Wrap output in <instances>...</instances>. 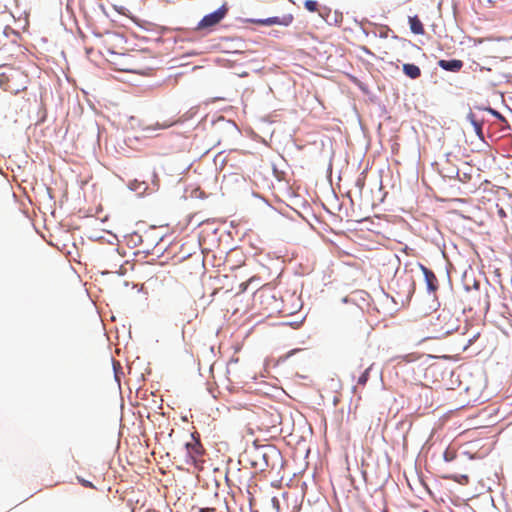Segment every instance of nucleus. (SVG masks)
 Here are the masks:
<instances>
[{
    "label": "nucleus",
    "instance_id": "nucleus-4",
    "mask_svg": "<svg viewBox=\"0 0 512 512\" xmlns=\"http://www.w3.org/2000/svg\"><path fill=\"white\" fill-rule=\"evenodd\" d=\"M438 320L445 321V325L441 327L442 335H449L453 331L457 330V325L455 324L456 319L450 313H442L438 316Z\"/></svg>",
    "mask_w": 512,
    "mask_h": 512
},
{
    "label": "nucleus",
    "instance_id": "nucleus-24",
    "mask_svg": "<svg viewBox=\"0 0 512 512\" xmlns=\"http://www.w3.org/2000/svg\"><path fill=\"white\" fill-rule=\"evenodd\" d=\"M147 512H157V511H155V510H149V511H147Z\"/></svg>",
    "mask_w": 512,
    "mask_h": 512
},
{
    "label": "nucleus",
    "instance_id": "nucleus-16",
    "mask_svg": "<svg viewBox=\"0 0 512 512\" xmlns=\"http://www.w3.org/2000/svg\"><path fill=\"white\" fill-rule=\"evenodd\" d=\"M253 280V278L249 279L248 282L240 284V292H244L247 289L248 284Z\"/></svg>",
    "mask_w": 512,
    "mask_h": 512
},
{
    "label": "nucleus",
    "instance_id": "nucleus-9",
    "mask_svg": "<svg viewBox=\"0 0 512 512\" xmlns=\"http://www.w3.org/2000/svg\"><path fill=\"white\" fill-rule=\"evenodd\" d=\"M409 25L412 33L416 35H423L425 33L424 26L418 16H410L409 19Z\"/></svg>",
    "mask_w": 512,
    "mask_h": 512
},
{
    "label": "nucleus",
    "instance_id": "nucleus-15",
    "mask_svg": "<svg viewBox=\"0 0 512 512\" xmlns=\"http://www.w3.org/2000/svg\"><path fill=\"white\" fill-rule=\"evenodd\" d=\"M488 110H489V112H490L493 116H495V117H496V118H498L499 120L504 121V122L506 121V119L504 118V116H502L499 112H497V111H495V110H493V109H491V108H489Z\"/></svg>",
    "mask_w": 512,
    "mask_h": 512
},
{
    "label": "nucleus",
    "instance_id": "nucleus-17",
    "mask_svg": "<svg viewBox=\"0 0 512 512\" xmlns=\"http://www.w3.org/2000/svg\"><path fill=\"white\" fill-rule=\"evenodd\" d=\"M10 14L14 19L20 20L22 18V14H15L12 10H10Z\"/></svg>",
    "mask_w": 512,
    "mask_h": 512
},
{
    "label": "nucleus",
    "instance_id": "nucleus-25",
    "mask_svg": "<svg viewBox=\"0 0 512 512\" xmlns=\"http://www.w3.org/2000/svg\"><path fill=\"white\" fill-rule=\"evenodd\" d=\"M383 512H388L387 510H384Z\"/></svg>",
    "mask_w": 512,
    "mask_h": 512
},
{
    "label": "nucleus",
    "instance_id": "nucleus-19",
    "mask_svg": "<svg viewBox=\"0 0 512 512\" xmlns=\"http://www.w3.org/2000/svg\"><path fill=\"white\" fill-rule=\"evenodd\" d=\"M498 215H499L501 218L506 217V212L504 211V209H503V208H500V209L498 210Z\"/></svg>",
    "mask_w": 512,
    "mask_h": 512
},
{
    "label": "nucleus",
    "instance_id": "nucleus-23",
    "mask_svg": "<svg viewBox=\"0 0 512 512\" xmlns=\"http://www.w3.org/2000/svg\"><path fill=\"white\" fill-rule=\"evenodd\" d=\"M82 484L85 486V487H92V484L88 481H82Z\"/></svg>",
    "mask_w": 512,
    "mask_h": 512
},
{
    "label": "nucleus",
    "instance_id": "nucleus-10",
    "mask_svg": "<svg viewBox=\"0 0 512 512\" xmlns=\"http://www.w3.org/2000/svg\"><path fill=\"white\" fill-rule=\"evenodd\" d=\"M403 72L407 77L411 79H417L421 76V70L415 64L405 63L403 65Z\"/></svg>",
    "mask_w": 512,
    "mask_h": 512
},
{
    "label": "nucleus",
    "instance_id": "nucleus-18",
    "mask_svg": "<svg viewBox=\"0 0 512 512\" xmlns=\"http://www.w3.org/2000/svg\"><path fill=\"white\" fill-rule=\"evenodd\" d=\"M356 184L359 187V189L361 190L364 186V179H358Z\"/></svg>",
    "mask_w": 512,
    "mask_h": 512
},
{
    "label": "nucleus",
    "instance_id": "nucleus-3",
    "mask_svg": "<svg viewBox=\"0 0 512 512\" xmlns=\"http://www.w3.org/2000/svg\"><path fill=\"white\" fill-rule=\"evenodd\" d=\"M292 21H293V16L291 13L284 14L282 16L269 17L266 19L252 20L253 23H257V24L265 25V26H270V25L288 26Z\"/></svg>",
    "mask_w": 512,
    "mask_h": 512
},
{
    "label": "nucleus",
    "instance_id": "nucleus-13",
    "mask_svg": "<svg viewBox=\"0 0 512 512\" xmlns=\"http://www.w3.org/2000/svg\"><path fill=\"white\" fill-rule=\"evenodd\" d=\"M369 371H370V368H367L361 375L360 377L358 378V384L359 385H365L369 379Z\"/></svg>",
    "mask_w": 512,
    "mask_h": 512
},
{
    "label": "nucleus",
    "instance_id": "nucleus-22",
    "mask_svg": "<svg viewBox=\"0 0 512 512\" xmlns=\"http://www.w3.org/2000/svg\"><path fill=\"white\" fill-rule=\"evenodd\" d=\"M444 457L446 461H450L453 458L452 456L450 457L449 452H445Z\"/></svg>",
    "mask_w": 512,
    "mask_h": 512
},
{
    "label": "nucleus",
    "instance_id": "nucleus-20",
    "mask_svg": "<svg viewBox=\"0 0 512 512\" xmlns=\"http://www.w3.org/2000/svg\"><path fill=\"white\" fill-rule=\"evenodd\" d=\"M403 359H404L405 361H412V360H414L415 358L413 357V355H405V356L403 357Z\"/></svg>",
    "mask_w": 512,
    "mask_h": 512
},
{
    "label": "nucleus",
    "instance_id": "nucleus-1",
    "mask_svg": "<svg viewBox=\"0 0 512 512\" xmlns=\"http://www.w3.org/2000/svg\"><path fill=\"white\" fill-rule=\"evenodd\" d=\"M228 7L223 4L216 11L205 15L202 20L198 23L197 30H209L217 25L227 14Z\"/></svg>",
    "mask_w": 512,
    "mask_h": 512
},
{
    "label": "nucleus",
    "instance_id": "nucleus-2",
    "mask_svg": "<svg viewBox=\"0 0 512 512\" xmlns=\"http://www.w3.org/2000/svg\"><path fill=\"white\" fill-rule=\"evenodd\" d=\"M326 23L329 25H335L342 22L343 15L337 9H332L325 5L321 6L319 14Z\"/></svg>",
    "mask_w": 512,
    "mask_h": 512
},
{
    "label": "nucleus",
    "instance_id": "nucleus-6",
    "mask_svg": "<svg viewBox=\"0 0 512 512\" xmlns=\"http://www.w3.org/2000/svg\"><path fill=\"white\" fill-rule=\"evenodd\" d=\"M110 6L109 7H105L104 5H100L102 11L108 16V17H113V12H116L118 13L119 15H122V16H127L129 17L130 16V11L124 7L123 5H117L115 3H112V2H109Z\"/></svg>",
    "mask_w": 512,
    "mask_h": 512
},
{
    "label": "nucleus",
    "instance_id": "nucleus-21",
    "mask_svg": "<svg viewBox=\"0 0 512 512\" xmlns=\"http://www.w3.org/2000/svg\"><path fill=\"white\" fill-rule=\"evenodd\" d=\"M484 40L482 38H477V39H474L473 42L475 45L477 44H481Z\"/></svg>",
    "mask_w": 512,
    "mask_h": 512
},
{
    "label": "nucleus",
    "instance_id": "nucleus-5",
    "mask_svg": "<svg viewBox=\"0 0 512 512\" xmlns=\"http://www.w3.org/2000/svg\"><path fill=\"white\" fill-rule=\"evenodd\" d=\"M185 450L187 455L195 462L199 459V457L203 454V448L201 443L198 440H192L191 442H187L185 444Z\"/></svg>",
    "mask_w": 512,
    "mask_h": 512
},
{
    "label": "nucleus",
    "instance_id": "nucleus-7",
    "mask_svg": "<svg viewBox=\"0 0 512 512\" xmlns=\"http://www.w3.org/2000/svg\"><path fill=\"white\" fill-rule=\"evenodd\" d=\"M439 67L446 71L451 72H459L463 67V62L458 59H452V60H444L441 59L438 61Z\"/></svg>",
    "mask_w": 512,
    "mask_h": 512
},
{
    "label": "nucleus",
    "instance_id": "nucleus-8",
    "mask_svg": "<svg viewBox=\"0 0 512 512\" xmlns=\"http://www.w3.org/2000/svg\"><path fill=\"white\" fill-rule=\"evenodd\" d=\"M423 274L425 276V281L427 288L430 292H435L438 289V280L435 274L426 268L425 266H421Z\"/></svg>",
    "mask_w": 512,
    "mask_h": 512
},
{
    "label": "nucleus",
    "instance_id": "nucleus-11",
    "mask_svg": "<svg viewBox=\"0 0 512 512\" xmlns=\"http://www.w3.org/2000/svg\"><path fill=\"white\" fill-rule=\"evenodd\" d=\"M473 128H474V131L476 132V134L480 137V138H483V132H482V124L476 120L474 114H469L468 116Z\"/></svg>",
    "mask_w": 512,
    "mask_h": 512
},
{
    "label": "nucleus",
    "instance_id": "nucleus-12",
    "mask_svg": "<svg viewBox=\"0 0 512 512\" xmlns=\"http://www.w3.org/2000/svg\"><path fill=\"white\" fill-rule=\"evenodd\" d=\"M305 8L310 12H319L321 9V4L319 2H304Z\"/></svg>",
    "mask_w": 512,
    "mask_h": 512
},
{
    "label": "nucleus",
    "instance_id": "nucleus-14",
    "mask_svg": "<svg viewBox=\"0 0 512 512\" xmlns=\"http://www.w3.org/2000/svg\"><path fill=\"white\" fill-rule=\"evenodd\" d=\"M195 512H216V508L213 507H205V508H195L193 507Z\"/></svg>",
    "mask_w": 512,
    "mask_h": 512
}]
</instances>
